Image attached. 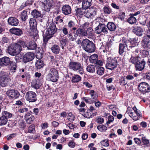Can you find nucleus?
Masks as SVG:
<instances>
[{"label":"nucleus","instance_id":"nucleus-32","mask_svg":"<svg viewBox=\"0 0 150 150\" xmlns=\"http://www.w3.org/2000/svg\"><path fill=\"white\" fill-rule=\"evenodd\" d=\"M139 57L138 56H132L129 60V62L133 64H136L139 61Z\"/></svg>","mask_w":150,"mask_h":150},{"label":"nucleus","instance_id":"nucleus-43","mask_svg":"<svg viewBox=\"0 0 150 150\" xmlns=\"http://www.w3.org/2000/svg\"><path fill=\"white\" fill-rule=\"evenodd\" d=\"M133 108H130L129 107L127 108L126 112L132 119V116H134V113L133 112Z\"/></svg>","mask_w":150,"mask_h":150},{"label":"nucleus","instance_id":"nucleus-27","mask_svg":"<svg viewBox=\"0 0 150 150\" xmlns=\"http://www.w3.org/2000/svg\"><path fill=\"white\" fill-rule=\"evenodd\" d=\"M10 31L11 33L18 36L21 35L23 34L22 31L19 28H11L10 30Z\"/></svg>","mask_w":150,"mask_h":150},{"label":"nucleus","instance_id":"nucleus-46","mask_svg":"<svg viewBox=\"0 0 150 150\" xmlns=\"http://www.w3.org/2000/svg\"><path fill=\"white\" fill-rule=\"evenodd\" d=\"M75 24L74 22L72 21H70L68 23V27L69 28H71L73 30H75L77 29L76 28L74 27Z\"/></svg>","mask_w":150,"mask_h":150},{"label":"nucleus","instance_id":"nucleus-34","mask_svg":"<svg viewBox=\"0 0 150 150\" xmlns=\"http://www.w3.org/2000/svg\"><path fill=\"white\" fill-rule=\"evenodd\" d=\"M98 56L96 54L91 55L89 58V60L91 63L94 64L98 59Z\"/></svg>","mask_w":150,"mask_h":150},{"label":"nucleus","instance_id":"nucleus-4","mask_svg":"<svg viewBox=\"0 0 150 150\" xmlns=\"http://www.w3.org/2000/svg\"><path fill=\"white\" fill-rule=\"evenodd\" d=\"M69 68L74 71H78L79 73L82 74L83 73V67L81 64L76 62L72 61L69 63Z\"/></svg>","mask_w":150,"mask_h":150},{"label":"nucleus","instance_id":"nucleus-15","mask_svg":"<svg viewBox=\"0 0 150 150\" xmlns=\"http://www.w3.org/2000/svg\"><path fill=\"white\" fill-rule=\"evenodd\" d=\"M6 94L8 96L15 99L17 98L20 95L18 92L17 91L14 89L8 91Z\"/></svg>","mask_w":150,"mask_h":150},{"label":"nucleus","instance_id":"nucleus-26","mask_svg":"<svg viewBox=\"0 0 150 150\" xmlns=\"http://www.w3.org/2000/svg\"><path fill=\"white\" fill-rule=\"evenodd\" d=\"M25 119L27 123L30 124L33 122L35 119L33 116L29 113H27L25 116Z\"/></svg>","mask_w":150,"mask_h":150},{"label":"nucleus","instance_id":"nucleus-29","mask_svg":"<svg viewBox=\"0 0 150 150\" xmlns=\"http://www.w3.org/2000/svg\"><path fill=\"white\" fill-rule=\"evenodd\" d=\"M125 41L123 43H120L119 47V53L120 55L122 54L125 52V49L126 47Z\"/></svg>","mask_w":150,"mask_h":150},{"label":"nucleus","instance_id":"nucleus-40","mask_svg":"<svg viewBox=\"0 0 150 150\" xmlns=\"http://www.w3.org/2000/svg\"><path fill=\"white\" fill-rule=\"evenodd\" d=\"M95 66L93 65H89L86 68V70L87 71L91 73L94 72L95 70Z\"/></svg>","mask_w":150,"mask_h":150},{"label":"nucleus","instance_id":"nucleus-9","mask_svg":"<svg viewBox=\"0 0 150 150\" xmlns=\"http://www.w3.org/2000/svg\"><path fill=\"white\" fill-rule=\"evenodd\" d=\"M97 12L95 7H91L85 10L84 16L88 18H92L96 15Z\"/></svg>","mask_w":150,"mask_h":150},{"label":"nucleus","instance_id":"nucleus-49","mask_svg":"<svg viewBox=\"0 0 150 150\" xmlns=\"http://www.w3.org/2000/svg\"><path fill=\"white\" fill-rule=\"evenodd\" d=\"M136 18L133 16H131L127 20L128 22L131 24H133L135 23L136 21Z\"/></svg>","mask_w":150,"mask_h":150},{"label":"nucleus","instance_id":"nucleus-2","mask_svg":"<svg viewBox=\"0 0 150 150\" xmlns=\"http://www.w3.org/2000/svg\"><path fill=\"white\" fill-rule=\"evenodd\" d=\"M81 46L83 49L88 52H94L95 46L93 42L88 39L83 40L81 43Z\"/></svg>","mask_w":150,"mask_h":150},{"label":"nucleus","instance_id":"nucleus-7","mask_svg":"<svg viewBox=\"0 0 150 150\" xmlns=\"http://www.w3.org/2000/svg\"><path fill=\"white\" fill-rule=\"evenodd\" d=\"M117 61L116 58L113 59L108 57L107 58L106 64L107 69L113 70L117 67Z\"/></svg>","mask_w":150,"mask_h":150},{"label":"nucleus","instance_id":"nucleus-25","mask_svg":"<svg viewBox=\"0 0 150 150\" xmlns=\"http://www.w3.org/2000/svg\"><path fill=\"white\" fill-rule=\"evenodd\" d=\"M137 40L136 38L132 39L130 41L129 40L125 41V45L126 47H127L128 46L137 47Z\"/></svg>","mask_w":150,"mask_h":150},{"label":"nucleus","instance_id":"nucleus-38","mask_svg":"<svg viewBox=\"0 0 150 150\" xmlns=\"http://www.w3.org/2000/svg\"><path fill=\"white\" fill-rule=\"evenodd\" d=\"M81 77L79 75H74L72 77L71 81L72 83H77L81 80Z\"/></svg>","mask_w":150,"mask_h":150},{"label":"nucleus","instance_id":"nucleus-21","mask_svg":"<svg viewBox=\"0 0 150 150\" xmlns=\"http://www.w3.org/2000/svg\"><path fill=\"white\" fill-rule=\"evenodd\" d=\"M62 13L65 15H68L71 13V7L68 5H65L62 8Z\"/></svg>","mask_w":150,"mask_h":150},{"label":"nucleus","instance_id":"nucleus-57","mask_svg":"<svg viewBox=\"0 0 150 150\" xmlns=\"http://www.w3.org/2000/svg\"><path fill=\"white\" fill-rule=\"evenodd\" d=\"M83 100L87 103H91L95 102L94 100H92L90 98L83 97Z\"/></svg>","mask_w":150,"mask_h":150},{"label":"nucleus","instance_id":"nucleus-12","mask_svg":"<svg viewBox=\"0 0 150 150\" xmlns=\"http://www.w3.org/2000/svg\"><path fill=\"white\" fill-rule=\"evenodd\" d=\"M22 42L24 43L23 45H22L23 47H26L27 49L30 50H34L36 48L37 45L33 41L25 42L22 40Z\"/></svg>","mask_w":150,"mask_h":150},{"label":"nucleus","instance_id":"nucleus-42","mask_svg":"<svg viewBox=\"0 0 150 150\" xmlns=\"http://www.w3.org/2000/svg\"><path fill=\"white\" fill-rule=\"evenodd\" d=\"M86 9H84L82 8H77L76 10V13L77 15H84V13Z\"/></svg>","mask_w":150,"mask_h":150},{"label":"nucleus","instance_id":"nucleus-30","mask_svg":"<svg viewBox=\"0 0 150 150\" xmlns=\"http://www.w3.org/2000/svg\"><path fill=\"white\" fill-rule=\"evenodd\" d=\"M107 27L108 30L111 31H114L116 28V26L113 23L108 22L107 25Z\"/></svg>","mask_w":150,"mask_h":150},{"label":"nucleus","instance_id":"nucleus-39","mask_svg":"<svg viewBox=\"0 0 150 150\" xmlns=\"http://www.w3.org/2000/svg\"><path fill=\"white\" fill-rule=\"evenodd\" d=\"M32 15L34 18H37L40 17L41 16V13L36 10H33L31 13Z\"/></svg>","mask_w":150,"mask_h":150},{"label":"nucleus","instance_id":"nucleus-20","mask_svg":"<svg viewBox=\"0 0 150 150\" xmlns=\"http://www.w3.org/2000/svg\"><path fill=\"white\" fill-rule=\"evenodd\" d=\"M8 24L12 26H17L19 23L18 20L13 17H9L8 20Z\"/></svg>","mask_w":150,"mask_h":150},{"label":"nucleus","instance_id":"nucleus-52","mask_svg":"<svg viewBox=\"0 0 150 150\" xmlns=\"http://www.w3.org/2000/svg\"><path fill=\"white\" fill-rule=\"evenodd\" d=\"M100 144L103 146H109L108 140L107 139L103 140L100 142Z\"/></svg>","mask_w":150,"mask_h":150},{"label":"nucleus","instance_id":"nucleus-41","mask_svg":"<svg viewBox=\"0 0 150 150\" xmlns=\"http://www.w3.org/2000/svg\"><path fill=\"white\" fill-rule=\"evenodd\" d=\"M8 120L5 117L2 116L0 117V126H4L7 123Z\"/></svg>","mask_w":150,"mask_h":150},{"label":"nucleus","instance_id":"nucleus-17","mask_svg":"<svg viewBox=\"0 0 150 150\" xmlns=\"http://www.w3.org/2000/svg\"><path fill=\"white\" fill-rule=\"evenodd\" d=\"M141 43V45L144 48H150V39L147 36H144L143 38Z\"/></svg>","mask_w":150,"mask_h":150},{"label":"nucleus","instance_id":"nucleus-23","mask_svg":"<svg viewBox=\"0 0 150 150\" xmlns=\"http://www.w3.org/2000/svg\"><path fill=\"white\" fill-rule=\"evenodd\" d=\"M82 2V8L86 9L88 8L92 4V0H83Z\"/></svg>","mask_w":150,"mask_h":150},{"label":"nucleus","instance_id":"nucleus-47","mask_svg":"<svg viewBox=\"0 0 150 150\" xmlns=\"http://www.w3.org/2000/svg\"><path fill=\"white\" fill-rule=\"evenodd\" d=\"M103 10L105 13L108 15L110 14L112 12V10L110 8L106 6L103 7Z\"/></svg>","mask_w":150,"mask_h":150},{"label":"nucleus","instance_id":"nucleus-59","mask_svg":"<svg viewBox=\"0 0 150 150\" xmlns=\"http://www.w3.org/2000/svg\"><path fill=\"white\" fill-rule=\"evenodd\" d=\"M15 57V59L16 62H18L21 61V60L22 59V56L20 54H18L16 55Z\"/></svg>","mask_w":150,"mask_h":150},{"label":"nucleus","instance_id":"nucleus-31","mask_svg":"<svg viewBox=\"0 0 150 150\" xmlns=\"http://www.w3.org/2000/svg\"><path fill=\"white\" fill-rule=\"evenodd\" d=\"M89 94L91 96V99L92 100L96 101L98 97V95L95 93V91L93 90H89Z\"/></svg>","mask_w":150,"mask_h":150},{"label":"nucleus","instance_id":"nucleus-14","mask_svg":"<svg viewBox=\"0 0 150 150\" xmlns=\"http://www.w3.org/2000/svg\"><path fill=\"white\" fill-rule=\"evenodd\" d=\"M96 33L98 34H100L102 32L106 34L108 33L107 29L104 24L100 23L96 28Z\"/></svg>","mask_w":150,"mask_h":150},{"label":"nucleus","instance_id":"nucleus-22","mask_svg":"<svg viewBox=\"0 0 150 150\" xmlns=\"http://www.w3.org/2000/svg\"><path fill=\"white\" fill-rule=\"evenodd\" d=\"M145 63V62L143 60L140 62H139L135 64L136 70L139 71L142 70L144 68Z\"/></svg>","mask_w":150,"mask_h":150},{"label":"nucleus","instance_id":"nucleus-45","mask_svg":"<svg viewBox=\"0 0 150 150\" xmlns=\"http://www.w3.org/2000/svg\"><path fill=\"white\" fill-rule=\"evenodd\" d=\"M27 12L25 10H24L21 14V18L23 21H25L27 18L28 16L27 14Z\"/></svg>","mask_w":150,"mask_h":150},{"label":"nucleus","instance_id":"nucleus-10","mask_svg":"<svg viewBox=\"0 0 150 150\" xmlns=\"http://www.w3.org/2000/svg\"><path fill=\"white\" fill-rule=\"evenodd\" d=\"M36 94L33 91H28L26 94L25 98L29 102H35L37 100Z\"/></svg>","mask_w":150,"mask_h":150},{"label":"nucleus","instance_id":"nucleus-56","mask_svg":"<svg viewBox=\"0 0 150 150\" xmlns=\"http://www.w3.org/2000/svg\"><path fill=\"white\" fill-rule=\"evenodd\" d=\"M119 83L121 85H125L127 83L125 78L123 77L120 78L119 79Z\"/></svg>","mask_w":150,"mask_h":150},{"label":"nucleus","instance_id":"nucleus-55","mask_svg":"<svg viewBox=\"0 0 150 150\" xmlns=\"http://www.w3.org/2000/svg\"><path fill=\"white\" fill-rule=\"evenodd\" d=\"M67 40L66 39H63L60 41V46L62 49H64V46H65L67 42Z\"/></svg>","mask_w":150,"mask_h":150},{"label":"nucleus","instance_id":"nucleus-8","mask_svg":"<svg viewBox=\"0 0 150 150\" xmlns=\"http://www.w3.org/2000/svg\"><path fill=\"white\" fill-rule=\"evenodd\" d=\"M54 0H45L42 4V9L43 10L49 11L50 9L54 6Z\"/></svg>","mask_w":150,"mask_h":150},{"label":"nucleus","instance_id":"nucleus-1","mask_svg":"<svg viewBox=\"0 0 150 150\" xmlns=\"http://www.w3.org/2000/svg\"><path fill=\"white\" fill-rule=\"evenodd\" d=\"M24 44L22 40L18 41L16 43L11 44L8 47V53L12 55L18 54L22 50V45Z\"/></svg>","mask_w":150,"mask_h":150},{"label":"nucleus","instance_id":"nucleus-16","mask_svg":"<svg viewBox=\"0 0 150 150\" xmlns=\"http://www.w3.org/2000/svg\"><path fill=\"white\" fill-rule=\"evenodd\" d=\"M11 81L9 77L3 76L0 77V85L3 87L7 86Z\"/></svg>","mask_w":150,"mask_h":150},{"label":"nucleus","instance_id":"nucleus-3","mask_svg":"<svg viewBox=\"0 0 150 150\" xmlns=\"http://www.w3.org/2000/svg\"><path fill=\"white\" fill-rule=\"evenodd\" d=\"M59 78L58 71L55 68H51L47 75V79L52 82H56Z\"/></svg>","mask_w":150,"mask_h":150},{"label":"nucleus","instance_id":"nucleus-61","mask_svg":"<svg viewBox=\"0 0 150 150\" xmlns=\"http://www.w3.org/2000/svg\"><path fill=\"white\" fill-rule=\"evenodd\" d=\"M10 66L11 69L14 70H15L16 69V65L15 62H12L10 64Z\"/></svg>","mask_w":150,"mask_h":150},{"label":"nucleus","instance_id":"nucleus-18","mask_svg":"<svg viewBox=\"0 0 150 150\" xmlns=\"http://www.w3.org/2000/svg\"><path fill=\"white\" fill-rule=\"evenodd\" d=\"M133 108L134 111V116H132V119L134 120L137 121L139 119L140 117H142V114L140 111L137 109L135 106H134Z\"/></svg>","mask_w":150,"mask_h":150},{"label":"nucleus","instance_id":"nucleus-6","mask_svg":"<svg viewBox=\"0 0 150 150\" xmlns=\"http://www.w3.org/2000/svg\"><path fill=\"white\" fill-rule=\"evenodd\" d=\"M76 35L80 36H91L93 35V29L90 27L88 28L86 31L81 28L78 29L76 31L75 33Z\"/></svg>","mask_w":150,"mask_h":150},{"label":"nucleus","instance_id":"nucleus-60","mask_svg":"<svg viewBox=\"0 0 150 150\" xmlns=\"http://www.w3.org/2000/svg\"><path fill=\"white\" fill-rule=\"evenodd\" d=\"M142 140L144 145H146L149 143V140L147 139L145 137H142Z\"/></svg>","mask_w":150,"mask_h":150},{"label":"nucleus","instance_id":"nucleus-28","mask_svg":"<svg viewBox=\"0 0 150 150\" xmlns=\"http://www.w3.org/2000/svg\"><path fill=\"white\" fill-rule=\"evenodd\" d=\"M31 86L36 89H38L41 86L40 80L38 79L37 80L36 79L33 80L31 82Z\"/></svg>","mask_w":150,"mask_h":150},{"label":"nucleus","instance_id":"nucleus-13","mask_svg":"<svg viewBox=\"0 0 150 150\" xmlns=\"http://www.w3.org/2000/svg\"><path fill=\"white\" fill-rule=\"evenodd\" d=\"M34 54L31 52H28L25 54L23 56V61L24 63H26L32 61L34 58Z\"/></svg>","mask_w":150,"mask_h":150},{"label":"nucleus","instance_id":"nucleus-24","mask_svg":"<svg viewBox=\"0 0 150 150\" xmlns=\"http://www.w3.org/2000/svg\"><path fill=\"white\" fill-rule=\"evenodd\" d=\"M133 31L137 35L141 36L144 33V30L141 27H137L134 28Z\"/></svg>","mask_w":150,"mask_h":150},{"label":"nucleus","instance_id":"nucleus-63","mask_svg":"<svg viewBox=\"0 0 150 150\" xmlns=\"http://www.w3.org/2000/svg\"><path fill=\"white\" fill-rule=\"evenodd\" d=\"M56 24H58L59 23H61L63 21V19H62L60 16H58L56 18Z\"/></svg>","mask_w":150,"mask_h":150},{"label":"nucleus","instance_id":"nucleus-36","mask_svg":"<svg viewBox=\"0 0 150 150\" xmlns=\"http://www.w3.org/2000/svg\"><path fill=\"white\" fill-rule=\"evenodd\" d=\"M29 23L31 28L34 29L36 27L37 22L33 18L30 19L29 22Z\"/></svg>","mask_w":150,"mask_h":150},{"label":"nucleus","instance_id":"nucleus-44","mask_svg":"<svg viewBox=\"0 0 150 150\" xmlns=\"http://www.w3.org/2000/svg\"><path fill=\"white\" fill-rule=\"evenodd\" d=\"M2 115L3 117H5L7 120L9 118L11 117L12 115L11 113L6 111H4L2 113Z\"/></svg>","mask_w":150,"mask_h":150},{"label":"nucleus","instance_id":"nucleus-50","mask_svg":"<svg viewBox=\"0 0 150 150\" xmlns=\"http://www.w3.org/2000/svg\"><path fill=\"white\" fill-rule=\"evenodd\" d=\"M104 68L103 67H100L98 68L97 73L99 75H102L104 74Z\"/></svg>","mask_w":150,"mask_h":150},{"label":"nucleus","instance_id":"nucleus-54","mask_svg":"<svg viewBox=\"0 0 150 150\" xmlns=\"http://www.w3.org/2000/svg\"><path fill=\"white\" fill-rule=\"evenodd\" d=\"M83 115L85 117L88 118H91L92 117V115L90 111H88L83 114Z\"/></svg>","mask_w":150,"mask_h":150},{"label":"nucleus","instance_id":"nucleus-5","mask_svg":"<svg viewBox=\"0 0 150 150\" xmlns=\"http://www.w3.org/2000/svg\"><path fill=\"white\" fill-rule=\"evenodd\" d=\"M47 31L45 33L46 39H49L52 38L56 32L57 28L55 25L52 23L50 24L47 28Z\"/></svg>","mask_w":150,"mask_h":150},{"label":"nucleus","instance_id":"nucleus-64","mask_svg":"<svg viewBox=\"0 0 150 150\" xmlns=\"http://www.w3.org/2000/svg\"><path fill=\"white\" fill-rule=\"evenodd\" d=\"M28 110V108H21L18 110V112L20 113H24L26 112Z\"/></svg>","mask_w":150,"mask_h":150},{"label":"nucleus","instance_id":"nucleus-35","mask_svg":"<svg viewBox=\"0 0 150 150\" xmlns=\"http://www.w3.org/2000/svg\"><path fill=\"white\" fill-rule=\"evenodd\" d=\"M44 66L43 61L41 59L38 60L35 63V67L38 69H40Z\"/></svg>","mask_w":150,"mask_h":150},{"label":"nucleus","instance_id":"nucleus-19","mask_svg":"<svg viewBox=\"0 0 150 150\" xmlns=\"http://www.w3.org/2000/svg\"><path fill=\"white\" fill-rule=\"evenodd\" d=\"M10 62L9 58L7 57H4L0 58V65L1 66H7L9 64Z\"/></svg>","mask_w":150,"mask_h":150},{"label":"nucleus","instance_id":"nucleus-37","mask_svg":"<svg viewBox=\"0 0 150 150\" xmlns=\"http://www.w3.org/2000/svg\"><path fill=\"white\" fill-rule=\"evenodd\" d=\"M51 50L53 53L57 54L59 52L60 48L58 45H55L51 47Z\"/></svg>","mask_w":150,"mask_h":150},{"label":"nucleus","instance_id":"nucleus-58","mask_svg":"<svg viewBox=\"0 0 150 150\" xmlns=\"http://www.w3.org/2000/svg\"><path fill=\"white\" fill-rule=\"evenodd\" d=\"M104 121V119L102 117H98L97 118L96 122L98 124H102Z\"/></svg>","mask_w":150,"mask_h":150},{"label":"nucleus","instance_id":"nucleus-11","mask_svg":"<svg viewBox=\"0 0 150 150\" xmlns=\"http://www.w3.org/2000/svg\"><path fill=\"white\" fill-rule=\"evenodd\" d=\"M138 88L139 90L143 93L149 92L150 91V86L145 82L140 83L138 85Z\"/></svg>","mask_w":150,"mask_h":150},{"label":"nucleus","instance_id":"nucleus-62","mask_svg":"<svg viewBox=\"0 0 150 150\" xmlns=\"http://www.w3.org/2000/svg\"><path fill=\"white\" fill-rule=\"evenodd\" d=\"M134 78V76L130 74L126 76V79L129 81L133 80Z\"/></svg>","mask_w":150,"mask_h":150},{"label":"nucleus","instance_id":"nucleus-51","mask_svg":"<svg viewBox=\"0 0 150 150\" xmlns=\"http://www.w3.org/2000/svg\"><path fill=\"white\" fill-rule=\"evenodd\" d=\"M97 129L101 132H104L107 129V127L104 125H100L97 126Z\"/></svg>","mask_w":150,"mask_h":150},{"label":"nucleus","instance_id":"nucleus-48","mask_svg":"<svg viewBox=\"0 0 150 150\" xmlns=\"http://www.w3.org/2000/svg\"><path fill=\"white\" fill-rule=\"evenodd\" d=\"M67 118L68 120L71 122L74 120V115L71 112H69L67 116Z\"/></svg>","mask_w":150,"mask_h":150},{"label":"nucleus","instance_id":"nucleus-53","mask_svg":"<svg viewBox=\"0 0 150 150\" xmlns=\"http://www.w3.org/2000/svg\"><path fill=\"white\" fill-rule=\"evenodd\" d=\"M35 126L33 125H31L29 127L28 132L30 133H34L35 132Z\"/></svg>","mask_w":150,"mask_h":150},{"label":"nucleus","instance_id":"nucleus-33","mask_svg":"<svg viewBox=\"0 0 150 150\" xmlns=\"http://www.w3.org/2000/svg\"><path fill=\"white\" fill-rule=\"evenodd\" d=\"M126 47L127 48V50L129 51L134 53L135 54H137V53H138V52L139 50L136 48L137 47H134L129 45Z\"/></svg>","mask_w":150,"mask_h":150}]
</instances>
